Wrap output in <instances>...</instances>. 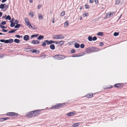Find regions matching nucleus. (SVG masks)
<instances>
[{
	"instance_id": "f257e3e1",
	"label": "nucleus",
	"mask_w": 127,
	"mask_h": 127,
	"mask_svg": "<svg viewBox=\"0 0 127 127\" xmlns=\"http://www.w3.org/2000/svg\"><path fill=\"white\" fill-rule=\"evenodd\" d=\"M53 57L55 59L61 60L64 59L66 57L64 55H57L54 56Z\"/></svg>"
},
{
	"instance_id": "f03ea898",
	"label": "nucleus",
	"mask_w": 127,
	"mask_h": 127,
	"mask_svg": "<svg viewBox=\"0 0 127 127\" xmlns=\"http://www.w3.org/2000/svg\"><path fill=\"white\" fill-rule=\"evenodd\" d=\"M53 39H62L64 38V36L62 34L54 35L53 36Z\"/></svg>"
},
{
	"instance_id": "7ed1b4c3",
	"label": "nucleus",
	"mask_w": 127,
	"mask_h": 127,
	"mask_svg": "<svg viewBox=\"0 0 127 127\" xmlns=\"http://www.w3.org/2000/svg\"><path fill=\"white\" fill-rule=\"evenodd\" d=\"M65 104L64 103H60L57 104L56 105H54L51 107V109H56L57 107L60 108L62 106H64Z\"/></svg>"
},
{
	"instance_id": "20e7f679",
	"label": "nucleus",
	"mask_w": 127,
	"mask_h": 127,
	"mask_svg": "<svg viewBox=\"0 0 127 127\" xmlns=\"http://www.w3.org/2000/svg\"><path fill=\"white\" fill-rule=\"evenodd\" d=\"M76 112L74 111L72 112H69L68 113L66 114V115L69 117L73 116L76 114Z\"/></svg>"
},
{
	"instance_id": "39448f33",
	"label": "nucleus",
	"mask_w": 127,
	"mask_h": 127,
	"mask_svg": "<svg viewBox=\"0 0 127 127\" xmlns=\"http://www.w3.org/2000/svg\"><path fill=\"white\" fill-rule=\"evenodd\" d=\"M27 116L29 118H32L34 117L33 113V111L30 112L27 114Z\"/></svg>"
},
{
	"instance_id": "423d86ee",
	"label": "nucleus",
	"mask_w": 127,
	"mask_h": 127,
	"mask_svg": "<svg viewBox=\"0 0 127 127\" xmlns=\"http://www.w3.org/2000/svg\"><path fill=\"white\" fill-rule=\"evenodd\" d=\"M33 112L34 117L38 115L40 113V110H36L33 111Z\"/></svg>"
},
{
	"instance_id": "0eeeda50",
	"label": "nucleus",
	"mask_w": 127,
	"mask_h": 127,
	"mask_svg": "<svg viewBox=\"0 0 127 127\" xmlns=\"http://www.w3.org/2000/svg\"><path fill=\"white\" fill-rule=\"evenodd\" d=\"M7 115L8 116H12L14 115L17 116L18 114L13 112H8L7 113Z\"/></svg>"
},
{
	"instance_id": "6e6552de",
	"label": "nucleus",
	"mask_w": 127,
	"mask_h": 127,
	"mask_svg": "<svg viewBox=\"0 0 127 127\" xmlns=\"http://www.w3.org/2000/svg\"><path fill=\"white\" fill-rule=\"evenodd\" d=\"M25 23L27 24V25L29 27L30 26H31V24L29 22L28 19L26 18H25Z\"/></svg>"
},
{
	"instance_id": "1a4fd4ad",
	"label": "nucleus",
	"mask_w": 127,
	"mask_h": 127,
	"mask_svg": "<svg viewBox=\"0 0 127 127\" xmlns=\"http://www.w3.org/2000/svg\"><path fill=\"white\" fill-rule=\"evenodd\" d=\"M39 41L38 40H33L32 41L31 43L33 44L37 45L39 44Z\"/></svg>"
},
{
	"instance_id": "9d476101",
	"label": "nucleus",
	"mask_w": 127,
	"mask_h": 127,
	"mask_svg": "<svg viewBox=\"0 0 127 127\" xmlns=\"http://www.w3.org/2000/svg\"><path fill=\"white\" fill-rule=\"evenodd\" d=\"M13 41V40L12 39H9L6 40V43H11Z\"/></svg>"
},
{
	"instance_id": "9b49d317",
	"label": "nucleus",
	"mask_w": 127,
	"mask_h": 127,
	"mask_svg": "<svg viewBox=\"0 0 127 127\" xmlns=\"http://www.w3.org/2000/svg\"><path fill=\"white\" fill-rule=\"evenodd\" d=\"M29 36L28 35H26L24 37V39L26 41H28L29 39Z\"/></svg>"
},
{
	"instance_id": "f8f14e48",
	"label": "nucleus",
	"mask_w": 127,
	"mask_h": 127,
	"mask_svg": "<svg viewBox=\"0 0 127 127\" xmlns=\"http://www.w3.org/2000/svg\"><path fill=\"white\" fill-rule=\"evenodd\" d=\"M91 48L92 51L96 52L98 51L97 49L95 47H92Z\"/></svg>"
},
{
	"instance_id": "ddd939ff",
	"label": "nucleus",
	"mask_w": 127,
	"mask_h": 127,
	"mask_svg": "<svg viewBox=\"0 0 127 127\" xmlns=\"http://www.w3.org/2000/svg\"><path fill=\"white\" fill-rule=\"evenodd\" d=\"M92 52L91 48L90 47L87 48L86 50V52L87 53H89L90 52Z\"/></svg>"
},
{
	"instance_id": "4468645a",
	"label": "nucleus",
	"mask_w": 127,
	"mask_h": 127,
	"mask_svg": "<svg viewBox=\"0 0 127 127\" xmlns=\"http://www.w3.org/2000/svg\"><path fill=\"white\" fill-rule=\"evenodd\" d=\"M86 96L87 98H91L93 97V94L92 93L86 95Z\"/></svg>"
},
{
	"instance_id": "2eb2a0df",
	"label": "nucleus",
	"mask_w": 127,
	"mask_h": 127,
	"mask_svg": "<svg viewBox=\"0 0 127 127\" xmlns=\"http://www.w3.org/2000/svg\"><path fill=\"white\" fill-rule=\"evenodd\" d=\"M44 37V36L40 35L37 37V39L40 40L43 38Z\"/></svg>"
},
{
	"instance_id": "dca6fc26",
	"label": "nucleus",
	"mask_w": 127,
	"mask_h": 127,
	"mask_svg": "<svg viewBox=\"0 0 127 127\" xmlns=\"http://www.w3.org/2000/svg\"><path fill=\"white\" fill-rule=\"evenodd\" d=\"M50 48L52 50H53L55 49V46L54 44H52L50 46Z\"/></svg>"
},
{
	"instance_id": "f3484780",
	"label": "nucleus",
	"mask_w": 127,
	"mask_h": 127,
	"mask_svg": "<svg viewBox=\"0 0 127 127\" xmlns=\"http://www.w3.org/2000/svg\"><path fill=\"white\" fill-rule=\"evenodd\" d=\"M74 46L76 48H78L79 47L80 45L78 43H75V44Z\"/></svg>"
},
{
	"instance_id": "a211bd4d",
	"label": "nucleus",
	"mask_w": 127,
	"mask_h": 127,
	"mask_svg": "<svg viewBox=\"0 0 127 127\" xmlns=\"http://www.w3.org/2000/svg\"><path fill=\"white\" fill-rule=\"evenodd\" d=\"M32 52L37 53V54H38L39 53V51L38 50H37L34 49L33 50Z\"/></svg>"
},
{
	"instance_id": "6ab92c4d",
	"label": "nucleus",
	"mask_w": 127,
	"mask_h": 127,
	"mask_svg": "<svg viewBox=\"0 0 127 127\" xmlns=\"http://www.w3.org/2000/svg\"><path fill=\"white\" fill-rule=\"evenodd\" d=\"M17 30L16 29H13L12 30L9 31L8 32V33H13L15 32Z\"/></svg>"
},
{
	"instance_id": "aec40b11",
	"label": "nucleus",
	"mask_w": 127,
	"mask_h": 127,
	"mask_svg": "<svg viewBox=\"0 0 127 127\" xmlns=\"http://www.w3.org/2000/svg\"><path fill=\"white\" fill-rule=\"evenodd\" d=\"M14 41L15 43H18L20 42V41L19 39H15L14 40Z\"/></svg>"
},
{
	"instance_id": "412c9836",
	"label": "nucleus",
	"mask_w": 127,
	"mask_h": 127,
	"mask_svg": "<svg viewBox=\"0 0 127 127\" xmlns=\"http://www.w3.org/2000/svg\"><path fill=\"white\" fill-rule=\"evenodd\" d=\"M38 35L39 34H36L35 35H32L31 36V39H32L34 37H37Z\"/></svg>"
},
{
	"instance_id": "4be33fe9",
	"label": "nucleus",
	"mask_w": 127,
	"mask_h": 127,
	"mask_svg": "<svg viewBox=\"0 0 127 127\" xmlns=\"http://www.w3.org/2000/svg\"><path fill=\"white\" fill-rule=\"evenodd\" d=\"M39 19L40 20H42L43 19V16L41 14H40L39 15H38Z\"/></svg>"
},
{
	"instance_id": "5701e85b",
	"label": "nucleus",
	"mask_w": 127,
	"mask_h": 127,
	"mask_svg": "<svg viewBox=\"0 0 127 127\" xmlns=\"http://www.w3.org/2000/svg\"><path fill=\"white\" fill-rule=\"evenodd\" d=\"M21 25L20 24H17V25L15 26L14 28L17 29H18L20 27Z\"/></svg>"
},
{
	"instance_id": "b1692460",
	"label": "nucleus",
	"mask_w": 127,
	"mask_h": 127,
	"mask_svg": "<svg viewBox=\"0 0 127 127\" xmlns=\"http://www.w3.org/2000/svg\"><path fill=\"white\" fill-rule=\"evenodd\" d=\"M64 43V41H59V45H62Z\"/></svg>"
},
{
	"instance_id": "393cba45",
	"label": "nucleus",
	"mask_w": 127,
	"mask_h": 127,
	"mask_svg": "<svg viewBox=\"0 0 127 127\" xmlns=\"http://www.w3.org/2000/svg\"><path fill=\"white\" fill-rule=\"evenodd\" d=\"M5 19L10 20L11 19V18L9 15H8L5 18Z\"/></svg>"
},
{
	"instance_id": "a878e982",
	"label": "nucleus",
	"mask_w": 127,
	"mask_h": 127,
	"mask_svg": "<svg viewBox=\"0 0 127 127\" xmlns=\"http://www.w3.org/2000/svg\"><path fill=\"white\" fill-rule=\"evenodd\" d=\"M92 38V37L90 36H89L88 38V40L90 41H91L93 40Z\"/></svg>"
},
{
	"instance_id": "bb28decb",
	"label": "nucleus",
	"mask_w": 127,
	"mask_h": 127,
	"mask_svg": "<svg viewBox=\"0 0 127 127\" xmlns=\"http://www.w3.org/2000/svg\"><path fill=\"white\" fill-rule=\"evenodd\" d=\"M83 55H75L74 56H73V57H80L81 56H83V55H84V52H83Z\"/></svg>"
},
{
	"instance_id": "cd10ccee",
	"label": "nucleus",
	"mask_w": 127,
	"mask_h": 127,
	"mask_svg": "<svg viewBox=\"0 0 127 127\" xmlns=\"http://www.w3.org/2000/svg\"><path fill=\"white\" fill-rule=\"evenodd\" d=\"M103 33L102 32H98L97 33V34L98 36H102L103 35Z\"/></svg>"
},
{
	"instance_id": "c85d7f7f",
	"label": "nucleus",
	"mask_w": 127,
	"mask_h": 127,
	"mask_svg": "<svg viewBox=\"0 0 127 127\" xmlns=\"http://www.w3.org/2000/svg\"><path fill=\"white\" fill-rule=\"evenodd\" d=\"M120 85V83L116 84L114 85V86L116 87H120L119 85Z\"/></svg>"
},
{
	"instance_id": "c756f323",
	"label": "nucleus",
	"mask_w": 127,
	"mask_h": 127,
	"mask_svg": "<svg viewBox=\"0 0 127 127\" xmlns=\"http://www.w3.org/2000/svg\"><path fill=\"white\" fill-rule=\"evenodd\" d=\"M120 2V0H116L115 1V4L118 5V4Z\"/></svg>"
},
{
	"instance_id": "7c9ffc66",
	"label": "nucleus",
	"mask_w": 127,
	"mask_h": 127,
	"mask_svg": "<svg viewBox=\"0 0 127 127\" xmlns=\"http://www.w3.org/2000/svg\"><path fill=\"white\" fill-rule=\"evenodd\" d=\"M46 44V42L45 41V40L44 42H43L42 46H45Z\"/></svg>"
},
{
	"instance_id": "2f4dec72",
	"label": "nucleus",
	"mask_w": 127,
	"mask_h": 127,
	"mask_svg": "<svg viewBox=\"0 0 127 127\" xmlns=\"http://www.w3.org/2000/svg\"><path fill=\"white\" fill-rule=\"evenodd\" d=\"M65 14V12L64 11H62L60 14V15L61 16H64Z\"/></svg>"
},
{
	"instance_id": "473e14b6",
	"label": "nucleus",
	"mask_w": 127,
	"mask_h": 127,
	"mask_svg": "<svg viewBox=\"0 0 127 127\" xmlns=\"http://www.w3.org/2000/svg\"><path fill=\"white\" fill-rule=\"evenodd\" d=\"M29 15L31 16V17L32 18L33 16V14L32 12H31L29 13Z\"/></svg>"
},
{
	"instance_id": "72a5a7b5",
	"label": "nucleus",
	"mask_w": 127,
	"mask_h": 127,
	"mask_svg": "<svg viewBox=\"0 0 127 127\" xmlns=\"http://www.w3.org/2000/svg\"><path fill=\"white\" fill-rule=\"evenodd\" d=\"M68 25V23L67 21H66L64 23V27H67Z\"/></svg>"
},
{
	"instance_id": "f704fd0d",
	"label": "nucleus",
	"mask_w": 127,
	"mask_h": 127,
	"mask_svg": "<svg viewBox=\"0 0 127 127\" xmlns=\"http://www.w3.org/2000/svg\"><path fill=\"white\" fill-rule=\"evenodd\" d=\"M6 40L5 39H2L0 40V41L1 42H4L5 43H6Z\"/></svg>"
},
{
	"instance_id": "c9c22d12",
	"label": "nucleus",
	"mask_w": 127,
	"mask_h": 127,
	"mask_svg": "<svg viewBox=\"0 0 127 127\" xmlns=\"http://www.w3.org/2000/svg\"><path fill=\"white\" fill-rule=\"evenodd\" d=\"M4 5L3 4H1L0 5V8L1 9H3L4 8Z\"/></svg>"
},
{
	"instance_id": "e433bc0d",
	"label": "nucleus",
	"mask_w": 127,
	"mask_h": 127,
	"mask_svg": "<svg viewBox=\"0 0 127 127\" xmlns=\"http://www.w3.org/2000/svg\"><path fill=\"white\" fill-rule=\"evenodd\" d=\"M15 26V23H11L10 25V26L11 27H13Z\"/></svg>"
},
{
	"instance_id": "4c0bfd02",
	"label": "nucleus",
	"mask_w": 127,
	"mask_h": 127,
	"mask_svg": "<svg viewBox=\"0 0 127 127\" xmlns=\"http://www.w3.org/2000/svg\"><path fill=\"white\" fill-rule=\"evenodd\" d=\"M30 27H31L32 28L34 29H35L37 28V27H36L34 26H32L31 25V26H30Z\"/></svg>"
},
{
	"instance_id": "58836bf2",
	"label": "nucleus",
	"mask_w": 127,
	"mask_h": 127,
	"mask_svg": "<svg viewBox=\"0 0 127 127\" xmlns=\"http://www.w3.org/2000/svg\"><path fill=\"white\" fill-rule=\"evenodd\" d=\"M15 36L16 37L18 38H20V37L22 38L23 37L22 35L20 36L19 35H15Z\"/></svg>"
},
{
	"instance_id": "ea45409f",
	"label": "nucleus",
	"mask_w": 127,
	"mask_h": 127,
	"mask_svg": "<svg viewBox=\"0 0 127 127\" xmlns=\"http://www.w3.org/2000/svg\"><path fill=\"white\" fill-rule=\"evenodd\" d=\"M119 33L118 32H115L114 33V35L115 36H116L118 35Z\"/></svg>"
},
{
	"instance_id": "a19ab883",
	"label": "nucleus",
	"mask_w": 127,
	"mask_h": 127,
	"mask_svg": "<svg viewBox=\"0 0 127 127\" xmlns=\"http://www.w3.org/2000/svg\"><path fill=\"white\" fill-rule=\"evenodd\" d=\"M115 13L114 12H113L112 13H110V14H108L107 16H108L109 15V16L110 17V16L111 17L112 14H113Z\"/></svg>"
},
{
	"instance_id": "79ce46f5",
	"label": "nucleus",
	"mask_w": 127,
	"mask_h": 127,
	"mask_svg": "<svg viewBox=\"0 0 127 127\" xmlns=\"http://www.w3.org/2000/svg\"><path fill=\"white\" fill-rule=\"evenodd\" d=\"M6 24V22L5 21H2L1 23V25H5V24Z\"/></svg>"
},
{
	"instance_id": "37998d69",
	"label": "nucleus",
	"mask_w": 127,
	"mask_h": 127,
	"mask_svg": "<svg viewBox=\"0 0 127 127\" xmlns=\"http://www.w3.org/2000/svg\"><path fill=\"white\" fill-rule=\"evenodd\" d=\"M45 41L46 42L47 44H51L50 41H48V40H45Z\"/></svg>"
},
{
	"instance_id": "c03bdc74",
	"label": "nucleus",
	"mask_w": 127,
	"mask_h": 127,
	"mask_svg": "<svg viewBox=\"0 0 127 127\" xmlns=\"http://www.w3.org/2000/svg\"><path fill=\"white\" fill-rule=\"evenodd\" d=\"M85 47V45L84 44H81L80 45V47L82 48H83Z\"/></svg>"
},
{
	"instance_id": "a18cd8bd",
	"label": "nucleus",
	"mask_w": 127,
	"mask_h": 127,
	"mask_svg": "<svg viewBox=\"0 0 127 127\" xmlns=\"http://www.w3.org/2000/svg\"><path fill=\"white\" fill-rule=\"evenodd\" d=\"M93 41H95V40H96L97 39V38L95 36H94L93 38Z\"/></svg>"
},
{
	"instance_id": "49530a36",
	"label": "nucleus",
	"mask_w": 127,
	"mask_h": 127,
	"mask_svg": "<svg viewBox=\"0 0 127 127\" xmlns=\"http://www.w3.org/2000/svg\"><path fill=\"white\" fill-rule=\"evenodd\" d=\"M0 27L2 29H3V28L6 29V27H5L3 26H2L1 25H0Z\"/></svg>"
},
{
	"instance_id": "de8ad7c7",
	"label": "nucleus",
	"mask_w": 127,
	"mask_h": 127,
	"mask_svg": "<svg viewBox=\"0 0 127 127\" xmlns=\"http://www.w3.org/2000/svg\"><path fill=\"white\" fill-rule=\"evenodd\" d=\"M88 13H84L83 15V16L84 17L85 16L87 17L88 16Z\"/></svg>"
},
{
	"instance_id": "09e8293b",
	"label": "nucleus",
	"mask_w": 127,
	"mask_h": 127,
	"mask_svg": "<svg viewBox=\"0 0 127 127\" xmlns=\"http://www.w3.org/2000/svg\"><path fill=\"white\" fill-rule=\"evenodd\" d=\"M71 52L72 53H74L75 52V51L74 49H73L71 50Z\"/></svg>"
},
{
	"instance_id": "8fccbe9b",
	"label": "nucleus",
	"mask_w": 127,
	"mask_h": 127,
	"mask_svg": "<svg viewBox=\"0 0 127 127\" xmlns=\"http://www.w3.org/2000/svg\"><path fill=\"white\" fill-rule=\"evenodd\" d=\"M19 23V21L17 20H15L14 21V23H15V24H17Z\"/></svg>"
},
{
	"instance_id": "3c124183",
	"label": "nucleus",
	"mask_w": 127,
	"mask_h": 127,
	"mask_svg": "<svg viewBox=\"0 0 127 127\" xmlns=\"http://www.w3.org/2000/svg\"><path fill=\"white\" fill-rule=\"evenodd\" d=\"M104 44V43L102 42H100L99 46H102V45H103Z\"/></svg>"
},
{
	"instance_id": "603ef678",
	"label": "nucleus",
	"mask_w": 127,
	"mask_h": 127,
	"mask_svg": "<svg viewBox=\"0 0 127 127\" xmlns=\"http://www.w3.org/2000/svg\"><path fill=\"white\" fill-rule=\"evenodd\" d=\"M79 125V124L78 123L75 124L74 125V127H76L78 126Z\"/></svg>"
},
{
	"instance_id": "864d4df0",
	"label": "nucleus",
	"mask_w": 127,
	"mask_h": 127,
	"mask_svg": "<svg viewBox=\"0 0 127 127\" xmlns=\"http://www.w3.org/2000/svg\"><path fill=\"white\" fill-rule=\"evenodd\" d=\"M85 8H86V9H88V8H89V6L88 5H87V4H86L85 6Z\"/></svg>"
},
{
	"instance_id": "5fc2aeb1",
	"label": "nucleus",
	"mask_w": 127,
	"mask_h": 127,
	"mask_svg": "<svg viewBox=\"0 0 127 127\" xmlns=\"http://www.w3.org/2000/svg\"><path fill=\"white\" fill-rule=\"evenodd\" d=\"M9 119V118L8 117H6L5 118H3V119H3L4 121L7 120L8 119Z\"/></svg>"
},
{
	"instance_id": "6e6d98bb",
	"label": "nucleus",
	"mask_w": 127,
	"mask_h": 127,
	"mask_svg": "<svg viewBox=\"0 0 127 127\" xmlns=\"http://www.w3.org/2000/svg\"><path fill=\"white\" fill-rule=\"evenodd\" d=\"M41 5L39 4V5H38V6H37L38 9H40V8L41 7Z\"/></svg>"
},
{
	"instance_id": "4d7b16f0",
	"label": "nucleus",
	"mask_w": 127,
	"mask_h": 127,
	"mask_svg": "<svg viewBox=\"0 0 127 127\" xmlns=\"http://www.w3.org/2000/svg\"><path fill=\"white\" fill-rule=\"evenodd\" d=\"M2 31L4 32H6L8 31V30H5L3 29H2Z\"/></svg>"
},
{
	"instance_id": "13d9d810",
	"label": "nucleus",
	"mask_w": 127,
	"mask_h": 127,
	"mask_svg": "<svg viewBox=\"0 0 127 127\" xmlns=\"http://www.w3.org/2000/svg\"><path fill=\"white\" fill-rule=\"evenodd\" d=\"M4 7L5 8L6 10L8 8L9 6L8 5H6Z\"/></svg>"
},
{
	"instance_id": "bf43d9fd",
	"label": "nucleus",
	"mask_w": 127,
	"mask_h": 127,
	"mask_svg": "<svg viewBox=\"0 0 127 127\" xmlns=\"http://www.w3.org/2000/svg\"><path fill=\"white\" fill-rule=\"evenodd\" d=\"M50 43L51 44V43H54L55 42V41H54L51 40H50Z\"/></svg>"
},
{
	"instance_id": "052dcab7",
	"label": "nucleus",
	"mask_w": 127,
	"mask_h": 127,
	"mask_svg": "<svg viewBox=\"0 0 127 127\" xmlns=\"http://www.w3.org/2000/svg\"><path fill=\"white\" fill-rule=\"evenodd\" d=\"M94 1L93 0H90L89 3H92Z\"/></svg>"
},
{
	"instance_id": "680f3d73",
	"label": "nucleus",
	"mask_w": 127,
	"mask_h": 127,
	"mask_svg": "<svg viewBox=\"0 0 127 127\" xmlns=\"http://www.w3.org/2000/svg\"><path fill=\"white\" fill-rule=\"evenodd\" d=\"M14 18H13L12 20L10 21V22L11 23H12L14 21Z\"/></svg>"
},
{
	"instance_id": "e2e57ef3",
	"label": "nucleus",
	"mask_w": 127,
	"mask_h": 127,
	"mask_svg": "<svg viewBox=\"0 0 127 127\" xmlns=\"http://www.w3.org/2000/svg\"><path fill=\"white\" fill-rule=\"evenodd\" d=\"M3 119V118H1L0 119V121H4V120L3 119Z\"/></svg>"
},
{
	"instance_id": "0e129e2a",
	"label": "nucleus",
	"mask_w": 127,
	"mask_h": 127,
	"mask_svg": "<svg viewBox=\"0 0 127 127\" xmlns=\"http://www.w3.org/2000/svg\"><path fill=\"white\" fill-rule=\"evenodd\" d=\"M7 0H2L1 1V2L2 3H3L4 2H5Z\"/></svg>"
},
{
	"instance_id": "69168bd1",
	"label": "nucleus",
	"mask_w": 127,
	"mask_h": 127,
	"mask_svg": "<svg viewBox=\"0 0 127 127\" xmlns=\"http://www.w3.org/2000/svg\"><path fill=\"white\" fill-rule=\"evenodd\" d=\"M2 13L1 12H0V17L2 16Z\"/></svg>"
},
{
	"instance_id": "338daca9",
	"label": "nucleus",
	"mask_w": 127,
	"mask_h": 127,
	"mask_svg": "<svg viewBox=\"0 0 127 127\" xmlns=\"http://www.w3.org/2000/svg\"><path fill=\"white\" fill-rule=\"evenodd\" d=\"M29 0L30 2V3H32V0Z\"/></svg>"
},
{
	"instance_id": "774afa93",
	"label": "nucleus",
	"mask_w": 127,
	"mask_h": 127,
	"mask_svg": "<svg viewBox=\"0 0 127 127\" xmlns=\"http://www.w3.org/2000/svg\"><path fill=\"white\" fill-rule=\"evenodd\" d=\"M95 3H97L98 2V0H95Z\"/></svg>"
}]
</instances>
